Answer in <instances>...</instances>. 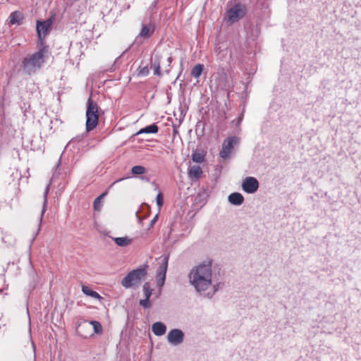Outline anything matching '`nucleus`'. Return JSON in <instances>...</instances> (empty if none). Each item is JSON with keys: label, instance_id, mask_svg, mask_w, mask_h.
<instances>
[{"label": "nucleus", "instance_id": "f257e3e1", "mask_svg": "<svg viewBox=\"0 0 361 361\" xmlns=\"http://www.w3.org/2000/svg\"><path fill=\"white\" fill-rule=\"evenodd\" d=\"M188 282L201 295L212 298L219 289L211 261L194 266L188 274Z\"/></svg>", "mask_w": 361, "mask_h": 361}, {"label": "nucleus", "instance_id": "f03ea898", "mask_svg": "<svg viewBox=\"0 0 361 361\" xmlns=\"http://www.w3.org/2000/svg\"><path fill=\"white\" fill-rule=\"evenodd\" d=\"M47 53V49L44 47L37 52L25 57L23 62V71L28 74L35 73L44 62Z\"/></svg>", "mask_w": 361, "mask_h": 361}, {"label": "nucleus", "instance_id": "7ed1b4c3", "mask_svg": "<svg viewBox=\"0 0 361 361\" xmlns=\"http://www.w3.org/2000/svg\"><path fill=\"white\" fill-rule=\"evenodd\" d=\"M99 122V106L90 97L87 100L86 110V130L90 132L94 130Z\"/></svg>", "mask_w": 361, "mask_h": 361}, {"label": "nucleus", "instance_id": "20e7f679", "mask_svg": "<svg viewBox=\"0 0 361 361\" xmlns=\"http://www.w3.org/2000/svg\"><path fill=\"white\" fill-rule=\"evenodd\" d=\"M147 271L145 269L140 268L133 270L127 274L122 280L121 284L126 288L137 286L145 279Z\"/></svg>", "mask_w": 361, "mask_h": 361}, {"label": "nucleus", "instance_id": "39448f33", "mask_svg": "<svg viewBox=\"0 0 361 361\" xmlns=\"http://www.w3.org/2000/svg\"><path fill=\"white\" fill-rule=\"evenodd\" d=\"M246 8L244 5L236 4L231 7L226 13L227 21L233 24L244 17Z\"/></svg>", "mask_w": 361, "mask_h": 361}, {"label": "nucleus", "instance_id": "423d86ee", "mask_svg": "<svg viewBox=\"0 0 361 361\" xmlns=\"http://www.w3.org/2000/svg\"><path fill=\"white\" fill-rule=\"evenodd\" d=\"M238 139L236 137H230L224 140L219 155L223 159L229 157L233 148L238 143Z\"/></svg>", "mask_w": 361, "mask_h": 361}, {"label": "nucleus", "instance_id": "0eeeda50", "mask_svg": "<svg viewBox=\"0 0 361 361\" xmlns=\"http://www.w3.org/2000/svg\"><path fill=\"white\" fill-rule=\"evenodd\" d=\"M168 267V257H164L162 259V262L157 271V286L161 288L165 282L166 274Z\"/></svg>", "mask_w": 361, "mask_h": 361}, {"label": "nucleus", "instance_id": "6e6552de", "mask_svg": "<svg viewBox=\"0 0 361 361\" xmlns=\"http://www.w3.org/2000/svg\"><path fill=\"white\" fill-rule=\"evenodd\" d=\"M184 334L178 329L171 330L167 335V340L173 345H178L183 341Z\"/></svg>", "mask_w": 361, "mask_h": 361}, {"label": "nucleus", "instance_id": "1a4fd4ad", "mask_svg": "<svg viewBox=\"0 0 361 361\" xmlns=\"http://www.w3.org/2000/svg\"><path fill=\"white\" fill-rule=\"evenodd\" d=\"M242 188L247 193H254L259 188V183L255 178L247 177L243 181Z\"/></svg>", "mask_w": 361, "mask_h": 361}, {"label": "nucleus", "instance_id": "9d476101", "mask_svg": "<svg viewBox=\"0 0 361 361\" xmlns=\"http://www.w3.org/2000/svg\"><path fill=\"white\" fill-rule=\"evenodd\" d=\"M52 25V20L51 18L46 20L45 21L41 22L37 21V32L39 38L41 39L44 37L48 32L49 31Z\"/></svg>", "mask_w": 361, "mask_h": 361}, {"label": "nucleus", "instance_id": "9b49d317", "mask_svg": "<svg viewBox=\"0 0 361 361\" xmlns=\"http://www.w3.org/2000/svg\"><path fill=\"white\" fill-rule=\"evenodd\" d=\"M77 331L82 338H87L93 336L92 326L90 322H84L78 326Z\"/></svg>", "mask_w": 361, "mask_h": 361}, {"label": "nucleus", "instance_id": "f8f14e48", "mask_svg": "<svg viewBox=\"0 0 361 361\" xmlns=\"http://www.w3.org/2000/svg\"><path fill=\"white\" fill-rule=\"evenodd\" d=\"M153 289L150 288L148 282L143 285V293L145 298L140 300V305L144 308H148L151 307V302H149V298L152 294Z\"/></svg>", "mask_w": 361, "mask_h": 361}, {"label": "nucleus", "instance_id": "ddd939ff", "mask_svg": "<svg viewBox=\"0 0 361 361\" xmlns=\"http://www.w3.org/2000/svg\"><path fill=\"white\" fill-rule=\"evenodd\" d=\"M152 330L158 336H163L166 331V326L164 324L157 322L152 324Z\"/></svg>", "mask_w": 361, "mask_h": 361}, {"label": "nucleus", "instance_id": "4468645a", "mask_svg": "<svg viewBox=\"0 0 361 361\" xmlns=\"http://www.w3.org/2000/svg\"><path fill=\"white\" fill-rule=\"evenodd\" d=\"M23 19V15L20 12L15 11L11 13L9 16V23L11 25H20Z\"/></svg>", "mask_w": 361, "mask_h": 361}, {"label": "nucleus", "instance_id": "2eb2a0df", "mask_svg": "<svg viewBox=\"0 0 361 361\" xmlns=\"http://www.w3.org/2000/svg\"><path fill=\"white\" fill-rule=\"evenodd\" d=\"M228 201L232 204L240 205L243 202L244 198L240 193L233 192L228 196Z\"/></svg>", "mask_w": 361, "mask_h": 361}, {"label": "nucleus", "instance_id": "dca6fc26", "mask_svg": "<svg viewBox=\"0 0 361 361\" xmlns=\"http://www.w3.org/2000/svg\"><path fill=\"white\" fill-rule=\"evenodd\" d=\"M202 172V169L199 166H192L189 169L188 175L192 179H197L200 177Z\"/></svg>", "mask_w": 361, "mask_h": 361}, {"label": "nucleus", "instance_id": "f3484780", "mask_svg": "<svg viewBox=\"0 0 361 361\" xmlns=\"http://www.w3.org/2000/svg\"><path fill=\"white\" fill-rule=\"evenodd\" d=\"M82 291L86 295L90 296L93 298L98 299V300H99L101 298V296L96 291L92 290L90 287H88L87 286H82Z\"/></svg>", "mask_w": 361, "mask_h": 361}, {"label": "nucleus", "instance_id": "a211bd4d", "mask_svg": "<svg viewBox=\"0 0 361 361\" xmlns=\"http://www.w3.org/2000/svg\"><path fill=\"white\" fill-rule=\"evenodd\" d=\"M159 128L156 124H152L150 126H147L144 128L140 129L137 134L142 133H157L158 132Z\"/></svg>", "mask_w": 361, "mask_h": 361}, {"label": "nucleus", "instance_id": "6ab92c4d", "mask_svg": "<svg viewBox=\"0 0 361 361\" xmlns=\"http://www.w3.org/2000/svg\"><path fill=\"white\" fill-rule=\"evenodd\" d=\"M116 244L121 247H126L131 243V240L128 237L114 238Z\"/></svg>", "mask_w": 361, "mask_h": 361}, {"label": "nucleus", "instance_id": "aec40b11", "mask_svg": "<svg viewBox=\"0 0 361 361\" xmlns=\"http://www.w3.org/2000/svg\"><path fill=\"white\" fill-rule=\"evenodd\" d=\"M92 326V332L97 334H101L103 331L102 326L99 322L97 321H91L90 322Z\"/></svg>", "mask_w": 361, "mask_h": 361}, {"label": "nucleus", "instance_id": "412c9836", "mask_svg": "<svg viewBox=\"0 0 361 361\" xmlns=\"http://www.w3.org/2000/svg\"><path fill=\"white\" fill-rule=\"evenodd\" d=\"M153 32V28L149 25H144L140 31V35L143 37H149Z\"/></svg>", "mask_w": 361, "mask_h": 361}, {"label": "nucleus", "instance_id": "4be33fe9", "mask_svg": "<svg viewBox=\"0 0 361 361\" xmlns=\"http://www.w3.org/2000/svg\"><path fill=\"white\" fill-rule=\"evenodd\" d=\"M202 71L203 66L197 64L192 69L191 74L195 78H198L201 75Z\"/></svg>", "mask_w": 361, "mask_h": 361}, {"label": "nucleus", "instance_id": "5701e85b", "mask_svg": "<svg viewBox=\"0 0 361 361\" xmlns=\"http://www.w3.org/2000/svg\"><path fill=\"white\" fill-rule=\"evenodd\" d=\"M131 172L133 175H141L146 172V169L142 166H135L132 168Z\"/></svg>", "mask_w": 361, "mask_h": 361}, {"label": "nucleus", "instance_id": "b1692460", "mask_svg": "<svg viewBox=\"0 0 361 361\" xmlns=\"http://www.w3.org/2000/svg\"><path fill=\"white\" fill-rule=\"evenodd\" d=\"M105 194H102L98 197H97L94 201V208L95 210H100L102 207V200L104 197Z\"/></svg>", "mask_w": 361, "mask_h": 361}, {"label": "nucleus", "instance_id": "393cba45", "mask_svg": "<svg viewBox=\"0 0 361 361\" xmlns=\"http://www.w3.org/2000/svg\"><path fill=\"white\" fill-rule=\"evenodd\" d=\"M48 192H49V187L47 188L45 192H44V205H43V208H42V214H41V216H40V221H42V216L46 211V204L47 202V195Z\"/></svg>", "mask_w": 361, "mask_h": 361}, {"label": "nucleus", "instance_id": "a878e982", "mask_svg": "<svg viewBox=\"0 0 361 361\" xmlns=\"http://www.w3.org/2000/svg\"><path fill=\"white\" fill-rule=\"evenodd\" d=\"M156 202H157V206L159 207V210H160L161 207L163 206V204H164V198H163V195L161 192H159L157 197H156Z\"/></svg>", "mask_w": 361, "mask_h": 361}, {"label": "nucleus", "instance_id": "bb28decb", "mask_svg": "<svg viewBox=\"0 0 361 361\" xmlns=\"http://www.w3.org/2000/svg\"><path fill=\"white\" fill-rule=\"evenodd\" d=\"M192 160L195 162L200 163L204 160V157L200 154H193Z\"/></svg>", "mask_w": 361, "mask_h": 361}, {"label": "nucleus", "instance_id": "cd10ccee", "mask_svg": "<svg viewBox=\"0 0 361 361\" xmlns=\"http://www.w3.org/2000/svg\"><path fill=\"white\" fill-rule=\"evenodd\" d=\"M149 73L147 67H143L139 70L138 74L140 75H147Z\"/></svg>", "mask_w": 361, "mask_h": 361}, {"label": "nucleus", "instance_id": "c85d7f7f", "mask_svg": "<svg viewBox=\"0 0 361 361\" xmlns=\"http://www.w3.org/2000/svg\"><path fill=\"white\" fill-rule=\"evenodd\" d=\"M154 75H160V66H159V64H154Z\"/></svg>", "mask_w": 361, "mask_h": 361}, {"label": "nucleus", "instance_id": "c756f323", "mask_svg": "<svg viewBox=\"0 0 361 361\" xmlns=\"http://www.w3.org/2000/svg\"><path fill=\"white\" fill-rule=\"evenodd\" d=\"M158 219V214H157L150 221V226H153L154 224L156 223V221Z\"/></svg>", "mask_w": 361, "mask_h": 361}]
</instances>
